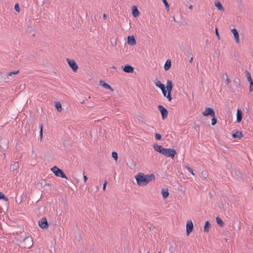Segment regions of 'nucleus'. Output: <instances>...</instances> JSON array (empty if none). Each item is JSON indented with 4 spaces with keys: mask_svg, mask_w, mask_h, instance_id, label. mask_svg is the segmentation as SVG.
<instances>
[{
    "mask_svg": "<svg viewBox=\"0 0 253 253\" xmlns=\"http://www.w3.org/2000/svg\"><path fill=\"white\" fill-rule=\"evenodd\" d=\"M171 66V62L170 59H168L165 65H164V69L166 71H168L170 69Z\"/></svg>",
    "mask_w": 253,
    "mask_h": 253,
    "instance_id": "nucleus-19",
    "label": "nucleus"
},
{
    "mask_svg": "<svg viewBox=\"0 0 253 253\" xmlns=\"http://www.w3.org/2000/svg\"><path fill=\"white\" fill-rule=\"evenodd\" d=\"M252 229L253 230V226L252 227Z\"/></svg>",
    "mask_w": 253,
    "mask_h": 253,
    "instance_id": "nucleus-54",
    "label": "nucleus"
},
{
    "mask_svg": "<svg viewBox=\"0 0 253 253\" xmlns=\"http://www.w3.org/2000/svg\"><path fill=\"white\" fill-rule=\"evenodd\" d=\"M51 170L56 176L68 179V178L66 176L64 171L61 169H59L57 167L54 166L51 169Z\"/></svg>",
    "mask_w": 253,
    "mask_h": 253,
    "instance_id": "nucleus-3",
    "label": "nucleus"
},
{
    "mask_svg": "<svg viewBox=\"0 0 253 253\" xmlns=\"http://www.w3.org/2000/svg\"><path fill=\"white\" fill-rule=\"evenodd\" d=\"M15 239L17 242L23 243V248L24 249H30L33 245V242L31 237H25L22 241L16 238Z\"/></svg>",
    "mask_w": 253,
    "mask_h": 253,
    "instance_id": "nucleus-2",
    "label": "nucleus"
},
{
    "mask_svg": "<svg viewBox=\"0 0 253 253\" xmlns=\"http://www.w3.org/2000/svg\"><path fill=\"white\" fill-rule=\"evenodd\" d=\"M216 221L217 225H218L219 226L222 227L223 226L224 222L219 217L217 216L216 217Z\"/></svg>",
    "mask_w": 253,
    "mask_h": 253,
    "instance_id": "nucleus-24",
    "label": "nucleus"
},
{
    "mask_svg": "<svg viewBox=\"0 0 253 253\" xmlns=\"http://www.w3.org/2000/svg\"><path fill=\"white\" fill-rule=\"evenodd\" d=\"M159 253H161L160 252H159Z\"/></svg>",
    "mask_w": 253,
    "mask_h": 253,
    "instance_id": "nucleus-56",
    "label": "nucleus"
},
{
    "mask_svg": "<svg viewBox=\"0 0 253 253\" xmlns=\"http://www.w3.org/2000/svg\"><path fill=\"white\" fill-rule=\"evenodd\" d=\"M81 103H82V104H84V100H83L82 102H81Z\"/></svg>",
    "mask_w": 253,
    "mask_h": 253,
    "instance_id": "nucleus-52",
    "label": "nucleus"
},
{
    "mask_svg": "<svg viewBox=\"0 0 253 253\" xmlns=\"http://www.w3.org/2000/svg\"><path fill=\"white\" fill-rule=\"evenodd\" d=\"M127 42L128 44L133 45L136 43L135 38L133 36H129L127 38Z\"/></svg>",
    "mask_w": 253,
    "mask_h": 253,
    "instance_id": "nucleus-12",
    "label": "nucleus"
},
{
    "mask_svg": "<svg viewBox=\"0 0 253 253\" xmlns=\"http://www.w3.org/2000/svg\"><path fill=\"white\" fill-rule=\"evenodd\" d=\"M161 89V90L162 91L163 94L164 96V97L166 96V95L167 93V91L166 86H165V87H163V88H162Z\"/></svg>",
    "mask_w": 253,
    "mask_h": 253,
    "instance_id": "nucleus-38",
    "label": "nucleus"
},
{
    "mask_svg": "<svg viewBox=\"0 0 253 253\" xmlns=\"http://www.w3.org/2000/svg\"><path fill=\"white\" fill-rule=\"evenodd\" d=\"M212 117L211 125L212 126H214L217 123V119L215 115H214V117Z\"/></svg>",
    "mask_w": 253,
    "mask_h": 253,
    "instance_id": "nucleus-32",
    "label": "nucleus"
},
{
    "mask_svg": "<svg viewBox=\"0 0 253 253\" xmlns=\"http://www.w3.org/2000/svg\"><path fill=\"white\" fill-rule=\"evenodd\" d=\"M162 194L163 195V197L164 199H166L169 197V192L168 188H163L162 189Z\"/></svg>",
    "mask_w": 253,
    "mask_h": 253,
    "instance_id": "nucleus-18",
    "label": "nucleus"
},
{
    "mask_svg": "<svg viewBox=\"0 0 253 253\" xmlns=\"http://www.w3.org/2000/svg\"><path fill=\"white\" fill-rule=\"evenodd\" d=\"M226 79L225 80V84H228L230 82V80L229 78H228V76L227 74H226Z\"/></svg>",
    "mask_w": 253,
    "mask_h": 253,
    "instance_id": "nucleus-41",
    "label": "nucleus"
},
{
    "mask_svg": "<svg viewBox=\"0 0 253 253\" xmlns=\"http://www.w3.org/2000/svg\"><path fill=\"white\" fill-rule=\"evenodd\" d=\"M193 57H191V58H190V62L191 63L192 62V61H193Z\"/></svg>",
    "mask_w": 253,
    "mask_h": 253,
    "instance_id": "nucleus-48",
    "label": "nucleus"
},
{
    "mask_svg": "<svg viewBox=\"0 0 253 253\" xmlns=\"http://www.w3.org/2000/svg\"><path fill=\"white\" fill-rule=\"evenodd\" d=\"M14 9L16 11L19 12L20 11L19 5L18 3H16L14 5Z\"/></svg>",
    "mask_w": 253,
    "mask_h": 253,
    "instance_id": "nucleus-37",
    "label": "nucleus"
},
{
    "mask_svg": "<svg viewBox=\"0 0 253 253\" xmlns=\"http://www.w3.org/2000/svg\"><path fill=\"white\" fill-rule=\"evenodd\" d=\"M112 68H113V69H115V70H117V68H116V66H112Z\"/></svg>",
    "mask_w": 253,
    "mask_h": 253,
    "instance_id": "nucleus-49",
    "label": "nucleus"
},
{
    "mask_svg": "<svg viewBox=\"0 0 253 253\" xmlns=\"http://www.w3.org/2000/svg\"><path fill=\"white\" fill-rule=\"evenodd\" d=\"M27 32L29 33L30 34H32L33 37H34L35 36V30L33 28H32L31 27H29L27 29Z\"/></svg>",
    "mask_w": 253,
    "mask_h": 253,
    "instance_id": "nucleus-27",
    "label": "nucleus"
},
{
    "mask_svg": "<svg viewBox=\"0 0 253 253\" xmlns=\"http://www.w3.org/2000/svg\"><path fill=\"white\" fill-rule=\"evenodd\" d=\"M187 169L188 170V171L193 175H195V173H194L193 170L192 169H191L190 167L187 166L186 167Z\"/></svg>",
    "mask_w": 253,
    "mask_h": 253,
    "instance_id": "nucleus-39",
    "label": "nucleus"
},
{
    "mask_svg": "<svg viewBox=\"0 0 253 253\" xmlns=\"http://www.w3.org/2000/svg\"><path fill=\"white\" fill-rule=\"evenodd\" d=\"M0 200H3L4 201H8V199L7 198L4 194L0 192Z\"/></svg>",
    "mask_w": 253,
    "mask_h": 253,
    "instance_id": "nucleus-28",
    "label": "nucleus"
},
{
    "mask_svg": "<svg viewBox=\"0 0 253 253\" xmlns=\"http://www.w3.org/2000/svg\"><path fill=\"white\" fill-rule=\"evenodd\" d=\"M173 21H176L174 17H173Z\"/></svg>",
    "mask_w": 253,
    "mask_h": 253,
    "instance_id": "nucleus-53",
    "label": "nucleus"
},
{
    "mask_svg": "<svg viewBox=\"0 0 253 253\" xmlns=\"http://www.w3.org/2000/svg\"><path fill=\"white\" fill-rule=\"evenodd\" d=\"M231 32L234 35L235 41L237 43L239 42V35L238 31L235 29L233 28L231 30Z\"/></svg>",
    "mask_w": 253,
    "mask_h": 253,
    "instance_id": "nucleus-14",
    "label": "nucleus"
},
{
    "mask_svg": "<svg viewBox=\"0 0 253 253\" xmlns=\"http://www.w3.org/2000/svg\"><path fill=\"white\" fill-rule=\"evenodd\" d=\"M100 85L105 88L106 89H108L111 90V91H113L114 89L112 88V87L108 84L107 83L103 80H100L99 82Z\"/></svg>",
    "mask_w": 253,
    "mask_h": 253,
    "instance_id": "nucleus-15",
    "label": "nucleus"
},
{
    "mask_svg": "<svg viewBox=\"0 0 253 253\" xmlns=\"http://www.w3.org/2000/svg\"><path fill=\"white\" fill-rule=\"evenodd\" d=\"M153 148L156 151H157L162 154H163L164 149H165V148L163 147L162 146L157 144H153Z\"/></svg>",
    "mask_w": 253,
    "mask_h": 253,
    "instance_id": "nucleus-11",
    "label": "nucleus"
},
{
    "mask_svg": "<svg viewBox=\"0 0 253 253\" xmlns=\"http://www.w3.org/2000/svg\"><path fill=\"white\" fill-rule=\"evenodd\" d=\"M232 136L233 138H241L243 136V135L241 131H236L235 132L232 134Z\"/></svg>",
    "mask_w": 253,
    "mask_h": 253,
    "instance_id": "nucleus-17",
    "label": "nucleus"
},
{
    "mask_svg": "<svg viewBox=\"0 0 253 253\" xmlns=\"http://www.w3.org/2000/svg\"><path fill=\"white\" fill-rule=\"evenodd\" d=\"M250 84V92H252L253 91V81H252V82H249Z\"/></svg>",
    "mask_w": 253,
    "mask_h": 253,
    "instance_id": "nucleus-40",
    "label": "nucleus"
},
{
    "mask_svg": "<svg viewBox=\"0 0 253 253\" xmlns=\"http://www.w3.org/2000/svg\"><path fill=\"white\" fill-rule=\"evenodd\" d=\"M211 224L209 221H207L205 222L204 227V232H208L209 231V229L211 227Z\"/></svg>",
    "mask_w": 253,
    "mask_h": 253,
    "instance_id": "nucleus-22",
    "label": "nucleus"
},
{
    "mask_svg": "<svg viewBox=\"0 0 253 253\" xmlns=\"http://www.w3.org/2000/svg\"><path fill=\"white\" fill-rule=\"evenodd\" d=\"M19 72V71L18 70L17 71H14L12 72H10L7 74V76H12V75H16Z\"/></svg>",
    "mask_w": 253,
    "mask_h": 253,
    "instance_id": "nucleus-36",
    "label": "nucleus"
},
{
    "mask_svg": "<svg viewBox=\"0 0 253 253\" xmlns=\"http://www.w3.org/2000/svg\"><path fill=\"white\" fill-rule=\"evenodd\" d=\"M176 151L172 148H165L164 149L163 155L164 156L173 158L176 155Z\"/></svg>",
    "mask_w": 253,
    "mask_h": 253,
    "instance_id": "nucleus-4",
    "label": "nucleus"
},
{
    "mask_svg": "<svg viewBox=\"0 0 253 253\" xmlns=\"http://www.w3.org/2000/svg\"><path fill=\"white\" fill-rule=\"evenodd\" d=\"M106 18H107V15H106L105 14H104H104H103V18H104V19H106Z\"/></svg>",
    "mask_w": 253,
    "mask_h": 253,
    "instance_id": "nucleus-47",
    "label": "nucleus"
},
{
    "mask_svg": "<svg viewBox=\"0 0 253 253\" xmlns=\"http://www.w3.org/2000/svg\"><path fill=\"white\" fill-rule=\"evenodd\" d=\"M236 122L240 123L242 121L243 118V113L241 109H238L236 113Z\"/></svg>",
    "mask_w": 253,
    "mask_h": 253,
    "instance_id": "nucleus-13",
    "label": "nucleus"
},
{
    "mask_svg": "<svg viewBox=\"0 0 253 253\" xmlns=\"http://www.w3.org/2000/svg\"><path fill=\"white\" fill-rule=\"evenodd\" d=\"M165 6V7L167 9V10L168 11H169V3H168L167 0H162Z\"/></svg>",
    "mask_w": 253,
    "mask_h": 253,
    "instance_id": "nucleus-30",
    "label": "nucleus"
},
{
    "mask_svg": "<svg viewBox=\"0 0 253 253\" xmlns=\"http://www.w3.org/2000/svg\"><path fill=\"white\" fill-rule=\"evenodd\" d=\"M19 168L18 162H14V164L10 166V169L12 171L16 170Z\"/></svg>",
    "mask_w": 253,
    "mask_h": 253,
    "instance_id": "nucleus-23",
    "label": "nucleus"
},
{
    "mask_svg": "<svg viewBox=\"0 0 253 253\" xmlns=\"http://www.w3.org/2000/svg\"><path fill=\"white\" fill-rule=\"evenodd\" d=\"M38 223L39 226L43 229H47L49 226L48 223L45 217H43L41 219Z\"/></svg>",
    "mask_w": 253,
    "mask_h": 253,
    "instance_id": "nucleus-7",
    "label": "nucleus"
},
{
    "mask_svg": "<svg viewBox=\"0 0 253 253\" xmlns=\"http://www.w3.org/2000/svg\"><path fill=\"white\" fill-rule=\"evenodd\" d=\"M166 89H167V92H170V93H171L172 88H166Z\"/></svg>",
    "mask_w": 253,
    "mask_h": 253,
    "instance_id": "nucleus-45",
    "label": "nucleus"
},
{
    "mask_svg": "<svg viewBox=\"0 0 253 253\" xmlns=\"http://www.w3.org/2000/svg\"><path fill=\"white\" fill-rule=\"evenodd\" d=\"M83 177H84V182H86L88 178H87V176L86 175H85L84 171V172H83Z\"/></svg>",
    "mask_w": 253,
    "mask_h": 253,
    "instance_id": "nucleus-43",
    "label": "nucleus"
},
{
    "mask_svg": "<svg viewBox=\"0 0 253 253\" xmlns=\"http://www.w3.org/2000/svg\"><path fill=\"white\" fill-rule=\"evenodd\" d=\"M194 228L193 222L191 220H188L186 223V234L189 235Z\"/></svg>",
    "mask_w": 253,
    "mask_h": 253,
    "instance_id": "nucleus-9",
    "label": "nucleus"
},
{
    "mask_svg": "<svg viewBox=\"0 0 253 253\" xmlns=\"http://www.w3.org/2000/svg\"><path fill=\"white\" fill-rule=\"evenodd\" d=\"M171 93L170 92H167V93L166 94V97L167 98V99H168V100L169 101H171V100H172V97H171Z\"/></svg>",
    "mask_w": 253,
    "mask_h": 253,
    "instance_id": "nucleus-33",
    "label": "nucleus"
},
{
    "mask_svg": "<svg viewBox=\"0 0 253 253\" xmlns=\"http://www.w3.org/2000/svg\"><path fill=\"white\" fill-rule=\"evenodd\" d=\"M158 108L161 114L162 119L165 120L166 119L168 114V111L167 109L161 105H159Z\"/></svg>",
    "mask_w": 253,
    "mask_h": 253,
    "instance_id": "nucleus-6",
    "label": "nucleus"
},
{
    "mask_svg": "<svg viewBox=\"0 0 253 253\" xmlns=\"http://www.w3.org/2000/svg\"><path fill=\"white\" fill-rule=\"evenodd\" d=\"M155 139L158 140H160L162 138V136L158 133H155Z\"/></svg>",
    "mask_w": 253,
    "mask_h": 253,
    "instance_id": "nucleus-35",
    "label": "nucleus"
},
{
    "mask_svg": "<svg viewBox=\"0 0 253 253\" xmlns=\"http://www.w3.org/2000/svg\"><path fill=\"white\" fill-rule=\"evenodd\" d=\"M112 157L116 160L117 161V159H118V153L115 152V151H113L112 153Z\"/></svg>",
    "mask_w": 253,
    "mask_h": 253,
    "instance_id": "nucleus-34",
    "label": "nucleus"
},
{
    "mask_svg": "<svg viewBox=\"0 0 253 253\" xmlns=\"http://www.w3.org/2000/svg\"><path fill=\"white\" fill-rule=\"evenodd\" d=\"M107 184V181L105 180L103 185V190L104 191L106 189V186Z\"/></svg>",
    "mask_w": 253,
    "mask_h": 253,
    "instance_id": "nucleus-44",
    "label": "nucleus"
},
{
    "mask_svg": "<svg viewBox=\"0 0 253 253\" xmlns=\"http://www.w3.org/2000/svg\"><path fill=\"white\" fill-rule=\"evenodd\" d=\"M148 253H150L149 252H148Z\"/></svg>",
    "mask_w": 253,
    "mask_h": 253,
    "instance_id": "nucleus-55",
    "label": "nucleus"
},
{
    "mask_svg": "<svg viewBox=\"0 0 253 253\" xmlns=\"http://www.w3.org/2000/svg\"><path fill=\"white\" fill-rule=\"evenodd\" d=\"M193 6L192 5H190L189 6V8L191 10H192L193 9Z\"/></svg>",
    "mask_w": 253,
    "mask_h": 253,
    "instance_id": "nucleus-46",
    "label": "nucleus"
},
{
    "mask_svg": "<svg viewBox=\"0 0 253 253\" xmlns=\"http://www.w3.org/2000/svg\"><path fill=\"white\" fill-rule=\"evenodd\" d=\"M214 5L218 10H224V8L219 0H216L214 2Z\"/></svg>",
    "mask_w": 253,
    "mask_h": 253,
    "instance_id": "nucleus-20",
    "label": "nucleus"
},
{
    "mask_svg": "<svg viewBox=\"0 0 253 253\" xmlns=\"http://www.w3.org/2000/svg\"><path fill=\"white\" fill-rule=\"evenodd\" d=\"M209 195L211 196V197L212 194L211 192H209Z\"/></svg>",
    "mask_w": 253,
    "mask_h": 253,
    "instance_id": "nucleus-51",
    "label": "nucleus"
},
{
    "mask_svg": "<svg viewBox=\"0 0 253 253\" xmlns=\"http://www.w3.org/2000/svg\"><path fill=\"white\" fill-rule=\"evenodd\" d=\"M202 114L205 116H210L211 117H214L215 112L212 108L207 107L205 110L202 112Z\"/></svg>",
    "mask_w": 253,
    "mask_h": 253,
    "instance_id": "nucleus-8",
    "label": "nucleus"
},
{
    "mask_svg": "<svg viewBox=\"0 0 253 253\" xmlns=\"http://www.w3.org/2000/svg\"><path fill=\"white\" fill-rule=\"evenodd\" d=\"M55 106L58 111L61 112L62 111V106L60 102H56Z\"/></svg>",
    "mask_w": 253,
    "mask_h": 253,
    "instance_id": "nucleus-25",
    "label": "nucleus"
},
{
    "mask_svg": "<svg viewBox=\"0 0 253 253\" xmlns=\"http://www.w3.org/2000/svg\"><path fill=\"white\" fill-rule=\"evenodd\" d=\"M140 14L139 11L137 9L136 6H133L132 7V14L134 17H137Z\"/></svg>",
    "mask_w": 253,
    "mask_h": 253,
    "instance_id": "nucleus-16",
    "label": "nucleus"
},
{
    "mask_svg": "<svg viewBox=\"0 0 253 253\" xmlns=\"http://www.w3.org/2000/svg\"><path fill=\"white\" fill-rule=\"evenodd\" d=\"M155 84L156 86L158 87H159L160 89H162L163 87H165V85L163 84H162L160 81L158 80L157 79H156L155 80Z\"/></svg>",
    "mask_w": 253,
    "mask_h": 253,
    "instance_id": "nucleus-21",
    "label": "nucleus"
},
{
    "mask_svg": "<svg viewBox=\"0 0 253 253\" xmlns=\"http://www.w3.org/2000/svg\"><path fill=\"white\" fill-rule=\"evenodd\" d=\"M45 185H47L48 186H50V184L49 183H45Z\"/></svg>",
    "mask_w": 253,
    "mask_h": 253,
    "instance_id": "nucleus-50",
    "label": "nucleus"
},
{
    "mask_svg": "<svg viewBox=\"0 0 253 253\" xmlns=\"http://www.w3.org/2000/svg\"><path fill=\"white\" fill-rule=\"evenodd\" d=\"M173 87V84L172 82L170 80H168L167 83V85L166 86V88H172Z\"/></svg>",
    "mask_w": 253,
    "mask_h": 253,
    "instance_id": "nucleus-29",
    "label": "nucleus"
},
{
    "mask_svg": "<svg viewBox=\"0 0 253 253\" xmlns=\"http://www.w3.org/2000/svg\"><path fill=\"white\" fill-rule=\"evenodd\" d=\"M66 61L72 70L75 72H77L78 69V66L76 61L74 59L69 58H67Z\"/></svg>",
    "mask_w": 253,
    "mask_h": 253,
    "instance_id": "nucleus-5",
    "label": "nucleus"
},
{
    "mask_svg": "<svg viewBox=\"0 0 253 253\" xmlns=\"http://www.w3.org/2000/svg\"><path fill=\"white\" fill-rule=\"evenodd\" d=\"M40 139L41 141L42 140V134H43V126L42 124H40Z\"/></svg>",
    "mask_w": 253,
    "mask_h": 253,
    "instance_id": "nucleus-31",
    "label": "nucleus"
},
{
    "mask_svg": "<svg viewBox=\"0 0 253 253\" xmlns=\"http://www.w3.org/2000/svg\"><path fill=\"white\" fill-rule=\"evenodd\" d=\"M137 185L140 186H145L150 181L155 180V176L154 174L146 175L142 172L137 173L135 176Z\"/></svg>",
    "mask_w": 253,
    "mask_h": 253,
    "instance_id": "nucleus-1",
    "label": "nucleus"
},
{
    "mask_svg": "<svg viewBox=\"0 0 253 253\" xmlns=\"http://www.w3.org/2000/svg\"><path fill=\"white\" fill-rule=\"evenodd\" d=\"M215 35H216V36L217 37V39L218 40H220L219 34V33L218 32V30H217V28H215Z\"/></svg>",
    "mask_w": 253,
    "mask_h": 253,
    "instance_id": "nucleus-42",
    "label": "nucleus"
},
{
    "mask_svg": "<svg viewBox=\"0 0 253 253\" xmlns=\"http://www.w3.org/2000/svg\"><path fill=\"white\" fill-rule=\"evenodd\" d=\"M122 68L126 73H132L134 72V68L129 64L122 66Z\"/></svg>",
    "mask_w": 253,
    "mask_h": 253,
    "instance_id": "nucleus-10",
    "label": "nucleus"
},
{
    "mask_svg": "<svg viewBox=\"0 0 253 253\" xmlns=\"http://www.w3.org/2000/svg\"><path fill=\"white\" fill-rule=\"evenodd\" d=\"M245 73H246V77L247 78L248 82H252V81H253L252 79L251 75V74L250 73V72L246 70Z\"/></svg>",
    "mask_w": 253,
    "mask_h": 253,
    "instance_id": "nucleus-26",
    "label": "nucleus"
}]
</instances>
